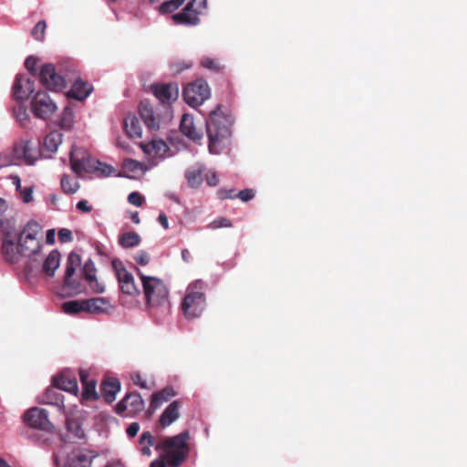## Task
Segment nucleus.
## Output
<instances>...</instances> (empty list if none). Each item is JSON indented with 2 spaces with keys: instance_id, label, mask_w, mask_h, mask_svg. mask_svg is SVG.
Wrapping results in <instances>:
<instances>
[{
  "instance_id": "1",
  "label": "nucleus",
  "mask_w": 467,
  "mask_h": 467,
  "mask_svg": "<svg viewBox=\"0 0 467 467\" xmlns=\"http://www.w3.org/2000/svg\"><path fill=\"white\" fill-rule=\"evenodd\" d=\"M189 440L188 430L175 436L162 438L155 445L161 455L150 463V467H180L190 454Z\"/></svg>"
},
{
  "instance_id": "2",
  "label": "nucleus",
  "mask_w": 467,
  "mask_h": 467,
  "mask_svg": "<svg viewBox=\"0 0 467 467\" xmlns=\"http://www.w3.org/2000/svg\"><path fill=\"white\" fill-rule=\"evenodd\" d=\"M230 126L229 118L222 112L221 106H217L206 121L208 148L211 153L218 154L227 145L231 136Z\"/></svg>"
},
{
  "instance_id": "3",
  "label": "nucleus",
  "mask_w": 467,
  "mask_h": 467,
  "mask_svg": "<svg viewBox=\"0 0 467 467\" xmlns=\"http://www.w3.org/2000/svg\"><path fill=\"white\" fill-rule=\"evenodd\" d=\"M112 309L110 302L102 297L68 301L62 305V310L68 315H76L80 312L102 314L109 313Z\"/></svg>"
},
{
  "instance_id": "4",
  "label": "nucleus",
  "mask_w": 467,
  "mask_h": 467,
  "mask_svg": "<svg viewBox=\"0 0 467 467\" xmlns=\"http://www.w3.org/2000/svg\"><path fill=\"white\" fill-rule=\"evenodd\" d=\"M41 225L34 221L30 220L24 226L23 230L18 235L17 242L19 247L22 249L24 254L27 256L36 254L41 247Z\"/></svg>"
},
{
  "instance_id": "5",
  "label": "nucleus",
  "mask_w": 467,
  "mask_h": 467,
  "mask_svg": "<svg viewBox=\"0 0 467 467\" xmlns=\"http://www.w3.org/2000/svg\"><path fill=\"white\" fill-rule=\"evenodd\" d=\"M210 95L209 85L204 79H197L188 84L183 89V99L192 108L202 105L210 98Z\"/></svg>"
},
{
  "instance_id": "6",
  "label": "nucleus",
  "mask_w": 467,
  "mask_h": 467,
  "mask_svg": "<svg viewBox=\"0 0 467 467\" xmlns=\"http://www.w3.org/2000/svg\"><path fill=\"white\" fill-rule=\"evenodd\" d=\"M207 8V0H191L180 12L172 16L174 23L185 26H196L200 23L199 15Z\"/></svg>"
},
{
  "instance_id": "7",
  "label": "nucleus",
  "mask_w": 467,
  "mask_h": 467,
  "mask_svg": "<svg viewBox=\"0 0 467 467\" xmlns=\"http://www.w3.org/2000/svg\"><path fill=\"white\" fill-rule=\"evenodd\" d=\"M145 402L139 392L125 395L115 406V411L121 417H134L144 410Z\"/></svg>"
},
{
  "instance_id": "8",
  "label": "nucleus",
  "mask_w": 467,
  "mask_h": 467,
  "mask_svg": "<svg viewBox=\"0 0 467 467\" xmlns=\"http://www.w3.org/2000/svg\"><path fill=\"white\" fill-rule=\"evenodd\" d=\"M31 109L36 118L47 119L57 111V107L47 92L38 91L32 99Z\"/></svg>"
},
{
  "instance_id": "9",
  "label": "nucleus",
  "mask_w": 467,
  "mask_h": 467,
  "mask_svg": "<svg viewBox=\"0 0 467 467\" xmlns=\"http://www.w3.org/2000/svg\"><path fill=\"white\" fill-rule=\"evenodd\" d=\"M80 265V255L75 252H71L68 254L66 263L65 275L63 280L65 287L72 289L78 287L81 280Z\"/></svg>"
},
{
  "instance_id": "10",
  "label": "nucleus",
  "mask_w": 467,
  "mask_h": 467,
  "mask_svg": "<svg viewBox=\"0 0 467 467\" xmlns=\"http://www.w3.org/2000/svg\"><path fill=\"white\" fill-rule=\"evenodd\" d=\"M23 420L26 426L41 431H51L54 428L50 421L47 410L33 407L28 409L23 416Z\"/></svg>"
},
{
  "instance_id": "11",
  "label": "nucleus",
  "mask_w": 467,
  "mask_h": 467,
  "mask_svg": "<svg viewBox=\"0 0 467 467\" xmlns=\"http://www.w3.org/2000/svg\"><path fill=\"white\" fill-rule=\"evenodd\" d=\"M39 78L42 85L52 91H61L67 86L65 78L57 72L53 64H46L41 67Z\"/></svg>"
},
{
  "instance_id": "12",
  "label": "nucleus",
  "mask_w": 467,
  "mask_h": 467,
  "mask_svg": "<svg viewBox=\"0 0 467 467\" xmlns=\"http://www.w3.org/2000/svg\"><path fill=\"white\" fill-rule=\"evenodd\" d=\"M14 155L18 160H23L26 164L33 165L40 156L38 145L30 140L21 139L15 142Z\"/></svg>"
},
{
  "instance_id": "13",
  "label": "nucleus",
  "mask_w": 467,
  "mask_h": 467,
  "mask_svg": "<svg viewBox=\"0 0 467 467\" xmlns=\"http://www.w3.org/2000/svg\"><path fill=\"white\" fill-rule=\"evenodd\" d=\"M150 91L162 105H170L179 96L177 83H154L150 85Z\"/></svg>"
},
{
  "instance_id": "14",
  "label": "nucleus",
  "mask_w": 467,
  "mask_h": 467,
  "mask_svg": "<svg viewBox=\"0 0 467 467\" xmlns=\"http://www.w3.org/2000/svg\"><path fill=\"white\" fill-rule=\"evenodd\" d=\"M5 237L2 242L1 251L5 260L10 264H17L26 254L19 247V243H15L12 238V233L7 230H3Z\"/></svg>"
},
{
  "instance_id": "15",
  "label": "nucleus",
  "mask_w": 467,
  "mask_h": 467,
  "mask_svg": "<svg viewBox=\"0 0 467 467\" xmlns=\"http://www.w3.org/2000/svg\"><path fill=\"white\" fill-rule=\"evenodd\" d=\"M205 303L204 294H186L182 308L187 318H195L201 315Z\"/></svg>"
},
{
  "instance_id": "16",
  "label": "nucleus",
  "mask_w": 467,
  "mask_h": 467,
  "mask_svg": "<svg viewBox=\"0 0 467 467\" xmlns=\"http://www.w3.org/2000/svg\"><path fill=\"white\" fill-rule=\"evenodd\" d=\"M123 296L124 298L140 296L150 313L158 308L168 311L171 306L167 294H123Z\"/></svg>"
},
{
  "instance_id": "17",
  "label": "nucleus",
  "mask_w": 467,
  "mask_h": 467,
  "mask_svg": "<svg viewBox=\"0 0 467 467\" xmlns=\"http://www.w3.org/2000/svg\"><path fill=\"white\" fill-rule=\"evenodd\" d=\"M35 91V80L26 78L23 75H17L13 84L12 95L17 101L26 100Z\"/></svg>"
},
{
  "instance_id": "18",
  "label": "nucleus",
  "mask_w": 467,
  "mask_h": 467,
  "mask_svg": "<svg viewBox=\"0 0 467 467\" xmlns=\"http://www.w3.org/2000/svg\"><path fill=\"white\" fill-rule=\"evenodd\" d=\"M139 113L149 130H157L160 129L161 115L149 101L143 100L140 103Z\"/></svg>"
},
{
  "instance_id": "19",
  "label": "nucleus",
  "mask_w": 467,
  "mask_h": 467,
  "mask_svg": "<svg viewBox=\"0 0 467 467\" xmlns=\"http://www.w3.org/2000/svg\"><path fill=\"white\" fill-rule=\"evenodd\" d=\"M182 405V403L179 400H173L170 403L161 414L157 421V428L163 430L176 421L181 416Z\"/></svg>"
},
{
  "instance_id": "20",
  "label": "nucleus",
  "mask_w": 467,
  "mask_h": 467,
  "mask_svg": "<svg viewBox=\"0 0 467 467\" xmlns=\"http://www.w3.org/2000/svg\"><path fill=\"white\" fill-rule=\"evenodd\" d=\"M180 130L183 135L193 141H199L202 139V132L196 129L193 117L190 114L182 115Z\"/></svg>"
},
{
  "instance_id": "21",
  "label": "nucleus",
  "mask_w": 467,
  "mask_h": 467,
  "mask_svg": "<svg viewBox=\"0 0 467 467\" xmlns=\"http://www.w3.org/2000/svg\"><path fill=\"white\" fill-rule=\"evenodd\" d=\"M96 272L95 264L91 259L87 260L83 267H80L81 276H84L93 292H103L104 286L99 284Z\"/></svg>"
},
{
  "instance_id": "22",
  "label": "nucleus",
  "mask_w": 467,
  "mask_h": 467,
  "mask_svg": "<svg viewBox=\"0 0 467 467\" xmlns=\"http://www.w3.org/2000/svg\"><path fill=\"white\" fill-rule=\"evenodd\" d=\"M52 385L57 389L77 395L78 392V381L75 377L60 374L53 378Z\"/></svg>"
},
{
  "instance_id": "23",
  "label": "nucleus",
  "mask_w": 467,
  "mask_h": 467,
  "mask_svg": "<svg viewBox=\"0 0 467 467\" xmlns=\"http://www.w3.org/2000/svg\"><path fill=\"white\" fill-rule=\"evenodd\" d=\"M112 267L116 273L118 281L119 284H121L120 289L121 292H129L128 290H124V285L127 286V289H129V286H134V278L133 275L127 271V269L124 267L122 262L119 259H114L111 262Z\"/></svg>"
},
{
  "instance_id": "24",
  "label": "nucleus",
  "mask_w": 467,
  "mask_h": 467,
  "mask_svg": "<svg viewBox=\"0 0 467 467\" xmlns=\"http://www.w3.org/2000/svg\"><path fill=\"white\" fill-rule=\"evenodd\" d=\"M176 396V392L172 387H165L164 389L154 392L151 395L149 412H154L163 403L168 402L171 398Z\"/></svg>"
},
{
  "instance_id": "25",
  "label": "nucleus",
  "mask_w": 467,
  "mask_h": 467,
  "mask_svg": "<svg viewBox=\"0 0 467 467\" xmlns=\"http://www.w3.org/2000/svg\"><path fill=\"white\" fill-rule=\"evenodd\" d=\"M80 381L83 384L82 398L86 400H95L99 398L96 390L97 382L89 379V375L86 370L79 371Z\"/></svg>"
},
{
  "instance_id": "26",
  "label": "nucleus",
  "mask_w": 467,
  "mask_h": 467,
  "mask_svg": "<svg viewBox=\"0 0 467 467\" xmlns=\"http://www.w3.org/2000/svg\"><path fill=\"white\" fill-rule=\"evenodd\" d=\"M120 389V382L116 378L105 379L100 387L101 395L106 402L111 403L116 399V394Z\"/></svg>"
},
{
  "instance_id": "27",
  "label": "nucleus",
  "mask_w": 467,
  "mask_h": 467,
  "mask_svg": "<svg viewBox=\"0 0 467 467\" xmlns=\"http://www.w3.org/2000/svg\"><path fill=\"white\" fill-rule=\"evenodd\" d=\"M90 464L91 458L88 455L74 451L66 457L61 467H89Z\"/></svg>"
},
{
  "instance_id": "28",
  "label": "nucleus",
  "mask_w": 467,
  "mask_h": 467,
  "mask_svg": "<svg viewBox=\"0 0 467 467\" xmlns=\"http://www.w3.org/2000/svg\"><path fill=\"white\" fill-rule=\"evenodd\" d=\"M91 87L82 80L78 79L74 82L70 90L67 92V97L77 100H84L91 92Z\"/></svg>"
},
{
  "instance_id": "29",
  "label": "nucleus",
  "mask_w": 467,
  "mask_h": 467,
  "mask_svg": "<svg viewBox=\"0 0 467 467\" xmlns=\"http://www.w3.org/2000/svg\"><path fill=\"white\" fill-rule=\"evenodd\" d=\"M41 402L64 409V396L55 387L48 388L41 397Z\"/></svg>"
},
{
  "instance_id": "30",
  "label": "nucleus",
  "mask_w": 467,
  "mask_h": 467,
  "mask_svg": "<svg viewBox=\"0 0 467 467\" xmlns=\"http://www.w3.org/2000/svg\"><path fill=\"white\" fill-rule=\"evenodd\" d=\"M86 156L87 152L83 151L81 149H73L70 151V167L71 170L78 176L83 174V170L81 168L85 164Z\"/></svg>"
},
{
  "instance_id": "31",
  "label": "nucleus",
  "mask_w": 467,
  "mask_h": 467,
  "mask_svg": "<svg viewBox=\"0 0 467 467\" xmlns=\"http://www.w3.org/2000/svg\"><path fill=\"white\" fill-rule=\"evenodd\" d=\"M61 254L57 250H53L49 253L43 264V271L47 275H54L55 271L58 268L60 264Z\"/></svg>"
},
{
  "instance_id": "32",
  "label": "nucleus",
  "mask_w": 467,
  "mask_h": 467,
  "mask_svg": "<svg viewBox=\"0 0 467 467\" xmlns=\"http://www.w3.org/2000/svg\"><path fill=\"white\" fill-rule=\"evenodd\" d=\"M140 279L142 282L143 286V292H162V290H165L166 287L164 285V283L161 279L152 277V276H146L143 275H140Z\"/></svg>"
},
{
  "instance_id": "33",
  "label": "nucleus",
  "mask_w": 467,
  "mask_h": 467,
  "mask_svg": "<svg viewBox=\"0 0 467 467\" xmlns=\"http://www.w3.org/2000/svg\"><path fill=\"white\" fill-rule=\"evenodd\" d=\"M124 127L127 134L130 138L141 137V126L140 120L135 116H128L124 119Z\"/></svg>"
},
{
  "instance_id": "34",
  "label": "nucleus",
  "mask_w": 467,
  "mask_h": 467,
  "mask_svg": "<svg viewBox=\"0 0 467 467\" xmlns=\"http://www.w3.org/2000/svg\"><path fill=\"white\" fill-rule=\"evenodd\" d=\"M203 171L202 166L192 167L186 171L185 177L192 188H197L202 184Z\"/></svg>"
},
{
  "instance_id": "35",
  "label": "nucleus",
  "mask_w": 467,
  "mask_h": 467,
  "mask_svg": "<svg viewBox=\"0 0 467 467\" xmlns=\"http://www.w3.org/2000/svg\"><path fill=\"white\" fill-rule=\"evenodd\" d=\"M62 142V134L57 130L49 132L44 139V149L55 152Z\"/></svg>"
},
{
  "instance_id": "36",
  "label": "nucleus",
  "mask_w": 467,
  "mask_h": 467,
  "mask_svg": "<svg viewBox=\"0 0 467 467\" xmlns=\"http://www.w3.org/2000/svg\"><path fill=\"white\" fill-rule=\"evenodd\" d=\"M141 238L135 232L124 233L119 237V244L123 248H132L140 244Z\"/></svg>"
},
{
  "instance_id": "37",
  "label": "nucleus",
  "mask_w": 467,
  "mask_h": 467,
  "mask_svg": "<svg viewBox=\"0 0 467 467\" xmlns=\"http://www.w3.org/2000/svg\"><path fill=\"white\" fill-rule=\"evenodd\" d=\"M143 151L155 156L161 155L168 150L167 144L162 140H152L148 144L141 145Z\"/></svg>"
},
{
  "instance_id": "38",
  "label": "nucleus",
  "mask_w": 467,
  "mask_h": 467,
  "mask_svg": "<svg viewBox=\"0 0 467 467\" xmlns=\"http://www.w3.org/2000/svg\"><path fill=\"white\" fill-rule=\"evenodd\" d=\"M60 186L63 192L67 194L75 193L79 188V182L72 178L69 175L64 174L61 177Z\"/></svg>"
},
{
  "instance_id": "39",
  "label": "nucleus",
  "mask_w": 467,
  "mask_h": 467,
  "mask_svg": "<svg viewBox=\"0 0 467 467\" xmlns=\"http://www.w3.org/2000/svg\"><path fill=\"white\" fill-rule=\"evenodd\" d=\"M74 121L73 110L70 107H65L62 110L57 125L64 130H70Z\"/></svg>"
},
{
  "instance_id": "40",
  "label": "nucleus",
  "mask_w": 467,
  "mask_h": 467,
  "mask_svg": "<svg viewBox=\"0 0 467 467\" xmlns=\"http://www.w3.org/2000/svg\"><path fill=\"white\" fill-rule=\"evenodd\" d=\"M140 444L142 445L140 450L143 455L150 456L151 454L150 447L155 443V438L150 431H144L139 441Z\"/></svg>"
},
{
  "instance_id": "41",
  "label": "nucleus",
  "mask_w": 467,
  "mask_h": 467,
  "mask_svg": "<svg viewBox=\"0 0 467 467\" xmlns=\"http://www.w3.org/2000/svg\"><path fill=\"white\" fill-rule=\"evenodd\" d=\"M200 64L202 67L207 68L213 72H221L224 69V66L218 58L204 57L202 58Z\"/></svg>"
},
{
  "instance_id": "42",
  "label": "nucleus",
  "mask_w": 467,
  "mask_h": 467,
  "mask_svg": "<svg viewBox=\"0 0 467 467\" xmlns=\"http://www.w3.org/2000/svg\"><path fill=\"white\" fill-rule=\"evenodd\" d=\"M66 426L67 431L71 433L74 437L78 439L84 437V431L77 420L67 419Z\"/></svg>"
},
{
  "instance_id": "43",
  "label": "nucleus",
  "mask_w": 467,
  "mask_h": 467,
  "mask_svg": "<svg viewBox=\"0 0 467 467\" xmlns=\"http://www.w3.org/2000/svg\"><path fill=\"white\" fill-rule=\"evenodd\" d=\"M186 0H167L160 6V11L163 14L172 13L184 4Z\"/></svg>"
},
{
  "instance_id": "44",
  "label": "nucleus",
  "mask_w": 467,
  "mask_h": 467,
  "mask_svg": "<svg viewBox=\"0 0 467 467\" xmlns=\"http://www.w3.org/2000/svg\"><path fill=\"white\" fill-rule=\"evenodd\" d=\"M47 28V23L45 20H41L36 24L31 31V36L36 40L42 42L45 38V32Z\"/></svg>"
},
{
  "instance_id": "45",
  "label": "nucleus",
  "mask_w": 467,
  "mask_h": 467,
  "mask_svg": "<svg viewBox=\"0 0 467 467\" xmlns=\"http://www.w3.org/2000/svg\"><path fill=\"white\" fill-rule=\"evenodd\" d=\"M123 168L127 171L130 172H137V171H143L145 170L144 164L141 162L135 161V160H126L123 163Z\"/></svg>"
},
{
  "instance_id": "46",
  "label": "nucleus",
  "mask_w": 467,
  "mask_h": 467,
  "mask_svg": "<svg viewBox=\"0 0 467 467\" xmlns=\"http://www.w3.org/2000/svg\"><path fill=\"white\" fill-rule=\"evenodd\" d=\"M192 63L191 61H184V60L175 61L171 64V71L173 74H180L183 70L192 67Z\"/></svg>"
},
{
  "instance_id": "47",
  "label": "nucleus",
  "mask_w": 467,
  "mask_h": 467,
  "mask_svg": "<svg viewBox=\"0 0 467 467\" xmlns=\"http://www.w3.org/2000/svg\"><path fill=\"white\" fill-rule=\"evenodd\" d=\"M98 161L92 159L88 153L85 159V164L81 168L83 170V173H95L97 171V166Z\"/></svg>"
},
{
  "instance_id": "48",
  "label": "nucleus",
  "mask_w": 467,
  "mask_h": 467,
  "mask_svg": "<svg viewBox=\"0 0 467 467\" xmlns=\"http://www.w3.org/2000/svg\"><path fill=\"white\" fill-rule=\"evenodd\" d=\"M97 166L99 168H97V171H95V173L99 176H109L115 171V169L112 166L102 163L99 161L97 162Z\"/></svg>"
},
{
  "instance_id": "49",
  "label": "nucleus",
  "mask_w": 467,
  "mask_h": 467,
  "mask_svg": "<svg viewBox=\"0 0 467 467\" xmlns=\"http://www.w3.org/2000/svg\"><path fill=\"white\" fill-rule=\"evenodd\" d=\"M128 202L132 205L140 207L144 202V197L138 192H132L128 196Z\"/></svg>"
},
{
  "instance_id": "50",
  "label": "nucleus",
  "mask_w": 467,
  "mask_h": 467,
  "mask_svg": "<svg viewBox=\"0 0 467 467\" xmlns=\"http://www.w3.org/2000/svg\"><path fill=\"white\" fill-rule=\"evenodd\" d=\"M207 288V284L204 281L198 279L189 285L187 292H200L201 290Z\"/></svg>"
},
{
  "instance_id": "51",
  "label": "nucleus",
  "mask_w": 467,
  "mask_h": 467,
  "mask_svg": "<svg viewBox=\"0 0 467 467\" xmlns=\"http://www.w3.org/2000/svg\"><path fill=\"white\" fill-rule=\"evenodd\" d=\"M14 115L20 123H23L24 121L28 119L26 109L23 106H18L17 108H15Z\"/></svg>"
},
{
  "instance_id": "52",
  "label": "nucleus",
  "mask_w": 467,
  "mask_h": 467,
  "mask_svg": "<svg viewBox=\"0 0 467 467\" xmlns=\"http://www.w3.org/2000/svg\"><path fill=\"white\" fill-rule=\"evenodd\" d=\"M131 379L133 383L144 389H150V386L147 383L145 379H142L141 375L139 372H135L131 375Z\"/></svg>"
},
{
  "instance_id": "53",
  "label": "nucleus",
  "mask_w": 467,
  "mask_h": 467,
  "mask_svg": "<svg viewBox=\"0 0 467 467\" xmlns=\"http://www.w3.org/2000/svg\"><path fill=\"white\" fill-rule=\"evenodd\" d=\"M210 226L212 228H213V229H218V228H222V227H231L232 226V223L227 218L220 217V218H217V219L213 220L210 223Z\"/></svg>"
},
{
  "instance_id": "54",
  "label": "nucleus",
  "mask_w": 467,
  "mask_h": 467,
  "mask_svg": "<svg viewBox=\"0 0 467 467\" xmlns=\"http://www.w3.org/2000/svg\"><path fill=\"white\" fill-rule=\"evenodd\" d=\"M134 260L140 265H147L150 263V255L146 251L140 250L137 253Z\"/></svg>"
},
{
  "instance_id": "55",
  "label": "nucleus",
  "mask_w": 467,
  "mask_h": 467,
  "mask_svg": "<svg viewBox=\"0 0 467 467\" xmlns=\"http://www.w3.org/2000/svg\"><path fill=\"white\" fill-rule=\"evenodd\" d=\"M37 64V58L34 57H28L25 61V67L33 75L36 76V67Z\"/></svg>"
},
{
  "instance_id": "56",
  "label": "nucleus",
  "mask_w": 467,
  "mask_h": 467,
  "mask_svg": "<svg viewBox=\"0 0 467 467\" xmlns=\"http://www.w3.org/2000/svg\"><path fill=\"white\" fill-rule=\"evenodd\" d=\"M57 235L61 243H68L73 239L71 231L66 228L60 229Z\"/></svg>"
},
{
  "instance_id": "57",
  "label": "nucleus",
  "mask_w": 467,
  "mask_h": 467,
  "mask_svg": "<svg viewBox=\"0 0 467 467\" xmlns=\"http://www.w3.org/2000/svg\"><path fill=\"white\" fill-rule=\"evenodd\" d=\"M237 197L243 202H248L254 197V191L253 189H244L237 193Z\"/></svg>"
},
{
  "instance_id": "58",
  "label": "nucleus",
  "mask_w": 467,
  "mask_h": 467,
  "mask_svg": "<svg viewBox=\"0 0 467 467\" xmlns=\"http://www.w3.org/2000/svg\"><path fill=\"white\" fill-rule=\"evenodd\" d=\"M33 188L26 187L20 190V195L24 202L28 203L33 200Z\"/></svg>"
},
{
  "instance_id": "59",
  "label": "nucleus",
  "mask_w": 467,
  "mask_h": 467,
  "mask_svg": "<svg viewBox=\"0 0 467 467\" xmlns=\"http://www.w3.org/2000/svg\"><path fill=\"white\" fill-rule=\"evenodd\" d=\"M119 301H120L121 305L127 306L129 307H131V306H133L135 305L134 302L140 303L142 300H141L140 296H135L133 298L132 297H126V298H124L123 294H121Z\"/></svg>"
},
{
  "instance_id": "60",
  "label": "nucleus",
  "mask_w": 467,
  "mask_h": 467,
  "mask_svg": "<svg viewBox=\"0 0 467 467\" xmlns=\"http://www.w3.org/2000/svg\"><path fill=\"white\" fill-rule=\"evenodd\" d=\"M139 431H140V424L138 422H132L127 428L126 432L129 437L133 438L138 434Z\"/></svg>"
},
{
  "instance_id": "61",
  "label": "nucleus",
  "mask_w": 467,
  "mask_h": 467,
  "mask_svg": "<svg viewBox=\"0 0 467 467\" xmlns=\"http://www.w3.org/2000/svg\"><path fill=\"white\" fill-rule=\"evenodd\" d=\"M77 209L82 213H89L92 210V207L88 204V202L86 200H81L77 203Z\"/></svg>"
},
{
  "instance_id": "62",
  "label": "nucleus",
  "mask_w": 467,
  "mask_h": 467,
  "mask_svg": "<svg viewBox=\"0 0 467 467\" xmlns=\"http://www.w3.org/2000/svg\"><path fill=\"white\" fill-rule=\"evenodd\" d=\"M6 209H7V204H6L5 201L0 198V226L2 227V231L5 230L4 228L3 216H4V213H5Z\"/></svg>"
},
{
  "instance_id": "63",
  "label": "nucleus",
  "mask_w": 467,
  "mask_h": 467,
  "mask_svg": "<svg viewBox=\"0 0 467 467\" xmlns=\"http://www.w3.org/2000/svg\"><path fill=\"white\" fill-rule=\"evenodd\" d=\"M206 182L210 186H216L219 183L217 175L213 172L206 177Z\"/></svg>"
},
{
  "instance_id": "64",
  "label": "nucleus",
  "mask_w": 467,
  "mask_h": 467,
  "mask_svg": "<svg viewBox=\"0 0 467 467\" xmlns=\"http://www.w3.org/2000/svg\"><path fill=\"white\" fill-rule=\"evenodd\" d=\"M158 222L162 225V227L164 229H168L169 228V222H168V218L166 216L165 213H161L158 216Z\"/></svg>"
}]
</instances>
